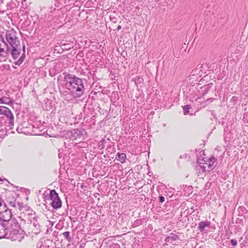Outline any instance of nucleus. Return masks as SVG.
<instances>
[{
    "instance_id": "b1692460",
    "label": "nucleus",
    "mask_w": 248,
    "mask_h": 248,
    "mask_svg": "<svg viewBox=\"0 0 248 248\" xmlns=\"http://www.w3.org/2000/svg\"><path fill=\"white\" fill-rule=\"evenodd\" d=\"M201 89L202 90V92H204V94H205L207 93L208 90H209V86L208 85H205L201 88Z\"/></svg>"
},
{
    "instance_id": "5701e85b",
    "label": "nucleus",
    "mask_w": 248,
    "mask_h": 248,
    "mask_svg": "<svg viewBox=\"0 0 248 248\" xmlns=\"http://www.w3.org/2000/svg\"><path fill=\"white\" fill-rule=\"evenodd\" d=\"M177 238H178V236L177 235H173L172 236H170L166 238V241L167 242H169L170 239H172L173 240H176V239Z\"/></svg>"
},
{
    "instance_id": "f8f14e48",
    "label": "nucleus",
    "mask_w": 248,
    "mask_h": 248,
    "mask_svg": "<svg viewBox=\"0 0 248 248\" xmlns=\"http://www.w3.org/2000/svg\"><path fill=\"white\" fill-rule=\"evenodd\" d=\"M7 95L0 98V104H4L10 106L14 104L13 101L8 94H7Z\"/></svg>"
},
{
    "instance_id": "c85d7f7f",
    "label": "nucleus",
    "mask_w": 248,
    "mask_h": 248,
    "mask_svg": "<svg viewBox=\"0 0 248 248\" xmlns=\"http://www.w3.org/2000/svg\"><path fill=\"white\" fill-rule=\"evenodd\" d=\"M122 29V27L120 25H119L117 28V31H119Z\"/></svg>"
},
{
    "instance_id": "412c9836",
    "label": "nucleus",
    "mask_w": 248,
    "mask_h": 248,
    "mask_svg": "<svg viewBox=\"0 0 248 248\" xmlns=\"http://www.w3.org/2000/svg\"><path fill=\"white\" fill-rule=\"evenodd\" d=\"M7 208L6 203L3 202L2 199L0 198V211L3 210Z\"/></svg>"
},
{
    "instance_id": "1a4fd4ad",
    "label": "nucleus",
    "mask_w": 248,
    "mask_h": 248,
    "mask_svg": "<svg viewBox=\"0 0 248 248\" xmlns=\"http://www.w3.org/2000/svg\"><path fill=\"white\" fill-rule=\"evenodd\" d=\"M85 132L84 130H80L78 129H74L70 132V140H72L81 141L83 139V133Z\"/></svg>"
},
{
    "instance_id": "9d476101",
    "label": "nucleus",
    "mask_w": 248,
    "mask_h": 248,
    "mask_svg": "<svg viewBox=\"0 0 248 248\" xmlns=\"http://www.w3.org/2000/svg\"><path fill=\"white\" fill-rule=\"evenodd\" d=\"M21 46H17L10 47V53L12 58L16 60L18 58L21 52Z\"/></svg>"
},
{
    "instance_id": "cd10ccee",
    "label": "nucleus",
    "mask_w": 248,
    "mask_h": 248,
    "mask_svg": "<svg viewBox=\"0 0 248 248\" xmlns=\"http://www.w3.org/2000/svg\"><path fill=\"white\" fill-rule=\"evenodd\" d=\"M213 98H208V99H207V100H206V101H206V102H209V101H210V102H212V101H213Z\"/></svg>"
},
{
    "instance_id": "7c9ffc66",
    "label": "nucleus",
    "mask_w": 248,
    "mask_h": 248,
    "mask_svg": "<svg viewBox=\"0 0 248 248\" xmlns=\"http://www.w3.org/2000/svg\"><path fill=\"white\" fill-rule=\"evenodd\" d=\"M207 67V66H206V64H205V65L203 64V67H202V70H204V69H205V67Z\"/></svg>"
},
{
    "instance_id": "423d86ee",
    "label": "nucleus",
    "mask_w": 248,
    "mask_h": 248,
    "mask_svg": "<svg viewBox=\"0 0 248 248\" xmlns=\"http://www.w3.org/2000/svg\"><path fill=\"white\" fill-rule=\"evenodd\" d=\"M11 210L8 208L0 211V223L6 227L8 222L11 220L12 216Z\"/></svg>"
},
{
    "instance_id": "2eb2a0df",
    "label": "nucleus",
    "mask_w": 248,
    "mask_h": 248,
    "mask_svg": "<svg viewBox=\"0 0 248 248\" xmlns=\"http://www.w3.org/2000/svg\"><path fill=\"white\" fill-rule=\"evenodd\" d=\"M126 155L124 153H118L116 155V159L119 161L121 163H124L125 161Z\"/></svg>"
},
{
    "instance_id": "f257e3e1",
    "label": "nucleus",
    "mask_w": 248,
    "mask_h": 248,
    "mask_svg": "<svg viewBox=\"0 0 248 248\" xmlns=\"http://www.w3.org/2000/svg\"><path fill=\"white\" fill-rule=\"evenodd\" d=\"M64 79L68 84V89L74 97L78 98L84 94L85 88L82 79L73 74H67Z\"/></svg>"
},
{
    "instance_id": "39448f33",
    "label": "nucleus",
    "mask_w": 248,
    "mask_h": 248,
    "mask_svg": "<svg viewBox=\"0 0 248 248\" xmlns=\"http://www.w3.org/2000/svg\"><path fill=\"white\" fill-rule=\"evenodd\" d=\"M49 199L52 201L51 205L53 208L56 209L61 207L62 201L55 190H51L50 191Z\"/></svg>"
},
{
    "instance_id": "dca6fc26",
    "label": "nucleus",
    "mask_w": 248,
    "mask_h": 248,
    "mask_svg": "<svg viewBox=\"0 0 248 248\" xmlns=\"http://www.w3.org/2000/svg\"><path fill=\"white\" fill-rule=\"evenodd\" d=\"M25 54H23L20 58L19 59L16 61H15L14 62V64L15 65H19L20 64H21L23 62V61H24L25 60Z\"/></svg>"
},
{
    "instance_id": "aec40b11",
    "label": "nucleus",
    "mask_w": 248,
    "mask_h": 248,
    "mask_svg": "<svg viewBox=\"0 0 248 248\" xmlns=\"http://www.w3.org/2000/svg\"><path fill=\"white\" fill-rule=\"evenodd\" d=\"M7 203L11 207H16V200L14 199H12V201L7 200Z\"/></svg>"
},
{
    "instance_id": "4468645a",
    "label": "nucleus",
    "mask_w": 248,
    "mask_h": 248,
    "mask_svg": "<svg viewBox=\"0 0 248 248\" xmlns=\"http://www.w3.org/2000/svg\"><path fill=\"white\" fill-rule=\"evenodd\" d=\"M203 67V64H198L195 69H193L191 73L193 75H199L200 76H202V67Z\"/></svg>"
},
{
    "instance_id": "a211bd4d",
    "label": "nucleus",
    "mask_w": 248,
    "mask_h": 248,
    "mask_svg": "<svg viewBox=\"0 0 248 248\" xmlns=\"http://www.w3.org/2000/svg\"><path fill=\"white\" fill-rule=\"evenodd\" d=\"M134 81L135 84L138 85L142 83L143 81V79L141 77H138L135 78Z\"/></svg>"
},
{
    "instance_id": "0eeeda50",
    "label": "nucleus",
    "mask_w": 248,
    "mask_h": 248,
    "mask_svg": "<svg viewBox=\"0 0 248 248\" xmlns=\"http://www.w3.org/2000/svg\"><path fill=\"white\" fill-rule=\"evenodd\" d=\"M0 115H5L7 120L9 121V124L12 126L14 125V115L9 108L4 106H0Z\"/></svg>"
},
{
    "instance_id": "f03ea898",
    "label": "nucleus",
    "mask_w": 248,
    "mask_h": 248,
    "mask_svg": "<svg viewBox=\"0 0 248 248\" xmlns=\"http://www.w3.org/2000/svg\"><path fill=\"white\" fill-rule=\"evenodd\" d=\"M38 217L34 215H27L22 221L24 223V228L28 233L38 234L40 232V225Z\"/></svg>"
},
{
    "instance_id": "ddd939ff",
    "label": "nucleus",
    "mask_w": 248,
    "mask_h": 248,
    "mask_svg": "<svg viewBox=\"0 0 248 248\" xmlns=\"http://www.w3.org/2000/svg\"><path fill=\"white\" fill-rule=\"evenodd\" d=\"M8 232V228L0 223V239L5 237Z\"/></svg>"
},
{
    "instance_id": "a878e982",
    "label": "nucleus",
    "mask_w": 248,
    "mask_h": 248,
    "mask_svg": "<svg viewBox=\"0 0 248 248\" xmlns=\"http://www.w3.org/2000/svg\"><path fill=\"white\" fill-rule=\"evenodd\" d=\"M231 244L232 246H235L237 244V241L236 239H231Z\"/></svg>"
},
{
    "instance_id": "7ed1b4c3",
    "label": "nucleus",
    "mask_w": 248,
    "mask_h": 248,
    "mask_svg": "<svg viewBox=\"0 0 248 248\" xmlns=\"http://www.w3.org/2000/svg\"><path fill=\"white\" fill-rule=\"evenodd\" d=\"M5 37L9 46L11 47L17 46H20V43L17 35V32L13 29L7 31L5 33Z\"/></svg>"
},
{
    "instance_id": "9b49d317",
    "label": "nucleus",
    "mask_w": 248,
    "mask_h": 248,
    "mask_svg": "<svg viewBox=\"0 0 248 248\" xmlns=\"http://www.w3.org/2000/svg\"><path fill=\"white\" fill-rule=\"evenodd\" d=\"M210 226V222L208 221H201L198 225V229L201 232H203L205 231H207V230H206V228H209Z\"/></svg>"
},
{
    "instance_id": "f3484780",
    "label": "nucleus",
    "mask_w": 248,
    "mask_h": 248,
    "mask_svg": "<svg viewBox=\"0 0 248 248\" xmlns=\"http://www.w3.org/2000/svg\"><path fill=\"white\" fill-rule=\"evenodd\" d=\"M62 235L64 237V238L68 242H71L72 241V238L70 235L69 232H65L62 233Z\"/></svg>"
},
{
    "instance_id": "2f4dec72",
    "label": "nucleus",
    "mask_w": 248,
    "mask_h": 248,
    "mask_svg": "<svg viewBox=\"0 0 248 248\" xmlns=\"http://www.w3.org/2000/svg\"><path fill=\"white\" fill-rule=\"evenodd\" d=\"M23 51H25V46H23Z\"/></svg>"
},
{
    "instance_id": "c756f323",
    "label": "nucleus",
    "mask_w": 248,
    "mask_h": 248,
    "mask_svg": "<svg viewBox=\"0 0 248 248\" xmlns=\"http://www.w3.org/2000/svg\"><path fill=\"white\" fill-rule=\"evenodd\" d=\"M14 223H15V227L17 228V227L18 226V223H17V222H15Z\"/></svg>"
},
{
    "instance_id": "6e6552de",
    "label": "nucleus",
    "mask_w": 248,
    "mask_h": 248,
    "mask_svg": "<svg viewBox=\"0 0 248 248\" xmlns=\"http://www.w3.org/2000/svg\"><path fill=\"white\" fill-rule=\"evenodd\" d=\"M10 51V47L0 35V56L6 57Z\"/></svg>"
},
{
    "instance_id": "20e7f679",
    "label": "nucleus",
    "mask_w": 248,
    "mask_h": 248,
    "mask_svg": "<svg viewBox=\"0 0 248 248\" xmlns=\"http://www.w3.org/2000/svg\"><path fill=\"white\" fill-rule=\"evenodd\" d=\"M204 163L199 162L200 167L202 169L203 171H209L212 170L217 165L216 158L212 156L207 160H203Z\"/></svg>"
},
{
    "instance_id": "473e14b6",
    "label": "nucleus",
    "mask_w": 248,
    "mask_h": 248,
    "mask_svg": "<svg viewBox=\"0 0 248 248\" xmlns=\"http://www.w3.org/2000/svg\"><path fill=\"white\" fill-rule=\"evenodd\" d=\"M18 205L20 206V203L19 202H18Z\"/></svg>"
},
{
    "instance_id": "393cba45",
    "label": "nucleus",
    "mask_w": 248,
    "mask_h": 248,
    "mask_svg": "<svg viewBox=\"0 0 248 248\" xmlns=\"http://www.w3.org/2000/svg\"><path fill=\"white\" fill-rule=\"evenodd\" d=\"M109 248H121L120 245L118 244L114 243L110 245Z\"/></svg>"
},
{
    "instance_id": "bb28decb",
    "label": "nucleus",
    "mask_w": 248,
    "mask_h": 248,
    "mask_svg": "<svg viewBox=\"0 0 248 248\" xmlns=\"http://www.w3.org/2000/svg\"><path fill=\"white\" fill-rule=\"evenodd\" d=\"M159 202L161 203H163L165 201V198L162 196H160L159 197Z\"/></svg>"
},
{
    "instance_id": "6ab92c4d",
    "label": "nucleus",
    "mask_w": 248,
    "mask_h": 248,
    "mask_svg": "<svg viewBox=\"0 0 248 248\" xmlns=\"http://www.w3.org/2000/svg\"><path fill=\"white\" fill-rule=\"evenodd\" d=\"M191 108V106L189 105H187L183 107L184 114L186 115L189 113V110Z\"/></svg>"
},
{
    "instance_id": "4be33fe9",
    "label": "nucleus",
    "mask_w": 248,
    "mask_h": 248,
    "mask_svg": "<svg viewBox=\"0 0 248 248\" xmlns=\"http://www.w3.org/2000/svg\"><path fill=\"white\" fill-rule=\"evenodd\" d=\"M62 48L63 49L69 50L71 49V46L69 44H63L62 45Z\"/></svg>"
},
{
    "instance_id": "72a5a7b5",
    "label": "nucleus",
    "mask_w": 248,
    "mask_h": 248,
    "mask_svg": "<svg viewBox=\"0 0 248 248\" xmlns=\"http://www.w3.org/2000/svg\"><path fill=\"white\" fill-rule=\"evenodd\" d=\"M0 181H2V179L1 178H0Z\"/></svg>"
}]
</instances>
